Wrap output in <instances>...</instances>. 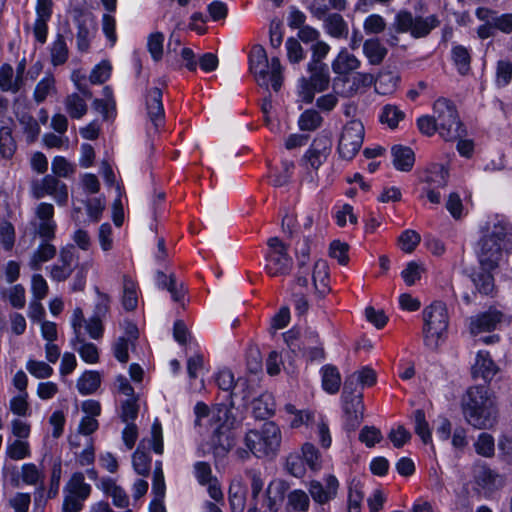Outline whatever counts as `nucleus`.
I'll list each match as a JSON object with an SVG mask.
<instances>
[{"instance_id":"f257e3e1","label":"nucleus","mask_w":512,"mask_h":512,"mask_svg":"<svg viewBox=\"0 0 512 512\" xmlns=\"http://www.w3.org/2000/svg\"><path fill=\"white\" fill-rule=\"evenodd\" d=\"M477 256L486 272L473 278V282L482 294L489 295L494 290V279L490 271L497 268L512 250V224L503 215L490 217L480 228Z\"/></svg>"},{"instance_id":"f03ea898","label":"nucleus","mask_w":512,"mask_h":512,"mask_svg":"<svg viewBox=\"0 0 512 512\" xmlns=\"http://www.w3.org/2000/svg\"><path fill=\"white\" fill-rule=\"evenodd\" d=\"M462 412L472 427L490 429L497 423L498 418L496 397L484 386H472L463 397Z\"/></svg>"},{"instance_id":"7ed1b4c3","label":"nucleus","mask_w":512,"mask_h":512,"mask_svg":"<svg viewBox=\"0 0 512 512\" xmlns=\"http://www.w3.org/2000/svg\"><path fill=\"white\" fill-rule=\"evenodd\" d=\"M249 70L260 87L269 89L271 86L276 92L280 90L283 82L280 60L278 57L269 60L265 49L260 45L251 49Z\"/></svg>"},{"instance_id":"20e7f679","label":"nucleus","mask_w":512,"mask_h":512,"mask_svg":"<svg viewBox=\"0 0 512 512\" xmlns=\"http://www.w3.org/2000/svg\"><path fill=\"white\" fill-rule=\"evenodd\" d=\"M210 427L214 433L212 446L217 455L226 454L234 446L231 429L236 424L234 408L227 405H217L211 409Z\"/></svg>"},{"instance_id":"39448f33","label":"nucleus","mask_w":512,"mask_h":512,"mask_svg":"<svg viewBox=\"0 0 512 512\" xmlns=\"http://www.w3.org/2000/svg\"><path fill=\"white\" fill-rule=\"evenodd\" d=\"M282 432L275 422H265L259 429L249 430L244 437V444L256 457H273L281 446Z\"/></svg>"},{"instance_id":"423d86ee","label":"nucleus","mask_w":512,"mask_h":512,"mask_svg":"<svg viewBox=\"0 0 512 512\" xmlns=\"http://www.w3.org/2000/svg\"><path fill=\"white\" fill-rule=\"evenodd\" d=\"M422 316L424 345L436 350L447 338L449 320L446 306L441 302H435L423 310Z\"/></svg>"},{"instance_id":"0eeeda50","label":"nucleus","mask_w":512,"mask_h":512,"mask_svg":"<svg viewBox=\"0 0 512 512\" xmlns=\"http://www.w3.org/2000/svg\"><path fill=\"white\" fill-rule=\"evenodd\" d=\"M331 152V141L325 136L316 137L301 159L305 169L303 181L316 186L320 166L327 160Z\"/></svg>"},{"instance_id":"6e6552de","label":"nucleus","mask_w":512,"mask_h":512,"mask_svg":"<svg viewBox=\"0 0 512 512\" xmlns=\"http://www.w3.org/2000/svg\"><path fill=\"white\" fill-rule=\"evenodd\" d=\"M433 113L436 118L439 135L446 141H452L460 137L462 124L459 120L456 108L447 99L440 98L433 105Z\"/></svg>"},{"instance_id":"1a4fd4ad","label":"nucleus","mask_w":512,"mask_h":512,"mask_svg":"<svg viewBox=\"0 0 512 512\" xmlns=\"http://www.w3.org/2000/svg\"><path fill=\"white\" fill-rule=\"evenodd\" d=\"M440 24L436 15L427 17L413 16L406 10H401L395 15L394 28L399 33H409L413 38H422L427 36L434 28Z\"/></svg>"},{"instance_id":"9d476101","label":"nucleus","mask_w":512,"mask_h":512,"mask_svg":"<svg viewBox=\"0 0 512 512\" xmlns=\"http://www.w3.org/2000/svg\"><path fill=\"white\" fill-rule=\"evenodd\" d=\"M268 250L265 254V271L271 277L287 275L292 268V258L288 254L287 245L278 237L267 241Z\"/></svg>"},{"instance_id":"9b49d317","label":"nucleus","mask_w":512,"mask_h":512,"mask_svg":"<svg viewBox=\"0 0 512 512\" xmlns=\"http://www.w3.org/2000/svg\"><path fill=\"white\" fill-rule=\"evenodd\" d=\"M364 125L359 120L347 122L339 135L337 151L344 160H351L359 152L364 140Z\"/></svg>"},{"instance_id":"f8f14e48","label":"nucleus","mask_w":512,"mask_h":512,"mask_svg":"<svg viewBox=\"0 0 512 512\" xmlns=\"http://www.w3.org/2000/svg\"><path fill=\"white\" fill-rule=\"evenodd\" d=\"M504 483V477L490 467L486 465L475 467L472 489L478 496L490 498L504 486Z\"/></svg>"},{"instance_id":"ddd939ff","label":"nucleus","mask_w":512,"mask_h":512,"mask_svg":"<svg viewBox=\"0 0 512 512\" xmlns=\"http://www.w3.org/2000/svg\"><path fill=\"white\" fill-rule=\"evenodd\" d=\"M32 194L36 199L50 196L59 206H65L69 198L68 186L51 174L32 184Z\"/></svg>"},{"instance_id":"4468645a","label":"nucleus","mask_w":512,"mask_h":512,"mask_svg":"<svg viewBox=\"0 0 512 512\" xmlns=\"http://www.w3.org/2000/svg\"><path fill=\"white\" fill-rule=\"evenodd\" d=\"M344 412L346 416V425L354 430L363 418L364 404L362 392L358 390H343Z\"/></svg>"},{"instance_id":"2eb2a0df","label":"nucleus","mask_w":512,"mask_h":512,"mask_svg":"<svg viewBox=\"0 0 512 512\" xmlns=\"http://www.w3.org/2000/svg\"><path fill=\"white\" fill-rule=\"evenodd\" d=\"M63 492L64 503L67 501H73V503L83 506L84 501L91 493V486L85 482V478L82 473L76 472L65 485Z\"/></svg>"},{"instance_id":"dca6fc26","label":"nucleus","mask_w":512,"mask_h":512,"mask_svg":"<svg viewBox=\"0 0 512 512\" xmlns=\"http://www.w3.org/2000/svg\"><path fill=\"white\" fill-rule=\"evenodd\" d=\"M145 105L148 119L157 132L164 124L165 120L161 89L157 87L149 89L146 95Z\"/></svg>"},{"instance_id":"f3484780","label":"nucleus","mask_w":512,"mask_h":512,"mask_svg":"<svg viewBox=\"0 0 512 512\" xmlns=\"http://www.w3.org/2000/svg\"><path fill=\"white\" fill-rule=\"evenodd\" d=\"M36 231L40 237L51 239L55 235L56 223L53 220L54 207L51 203L42 202L35 209Z\"/></svg>"},{"instance_id":"a211bd4d","label":"nucleus","mask_w":512,"mask_h":512,"mask_svg":"<svg viewBox=\"0 0 512 512\" xmlns=\"http://www.w3.org/2000/svg\"><path fill=\"white\" fill-rule=\"evenodd\" d=\"M499 370L498 365L494 362L488 351L480 350L476 353L475 360L471 366L473 378H481L485 382H490Z\"/></svg>"},{"instance_id":"6ab92c4d","label":"nucleus","mask_w":512,"mask_h":512,"mask_svg":"<svg viewBox=\"0 0 512 512\" xmlns=\"http://www.w3.org/2000/svg\"><path fill=\"white\" fill-rule=\"evenodd\" d=\"M339 482L334 475L325 477V486L319 481L313 480L309 483V493L313 500L319 504H325L336 497Z\"/></svg>"},{"instance_id":"aec40b11","label":"nucleus","mask_w":512,"mask_h":512,"mask_svg":"<svg viewBox=\"0 0 512 512\" xmlns=\"http://www.w3.org/2000/svg\"><path fill=\"white\" fill-rule=\"evenodd\" d=\"M74 261V248L72 246L62 248L59 253L58 263L50 267V278L55 281H64L69 278L73 272Z\"/></svg>"},{"instance_id":"412c9836","label":"nucleus","mask_w":512,"mask_h":512,"mask_svg":"<svg viewBox=\"0 0 512 512\" xmlns=\"http://www.w3.org/2000/svg\"><path fill=\"white\" fill-rule=\"evenodd\" d=\"M361 65V61L347 48H341L336 57L331 62L332 71L339 76H347L356 71Z\"/></svg>"},{"instance_id":"4be33fe9","label":"nucleus","mask_w":512,"mask_h":512,"mask_svg":"<svg viewBox=\"0 0 512 512\" xmlns=\"http://www.w3.org/2000/svg\"><path fill=\"white\" fill-rule=\"evenodd\" d=\"M77 25V46L80 50H87L95 32V21L89 13H79L75 17Z\"/></svg>"},{"instance_id":"5701e85b","label":"nucleus","mask_w":512,"mask_h":512,"mask_svg":"<svg viewBox=\"0 0 512 512\" xmlns=\"http://www.w3.org/2000/svg\"><path fill=\"white\" fill-rule=\"evenodd\" d=\"M476 17L483 22H493L495 29L505 34L512 33V13L498 15L495 11L480 7L475 12Z\"/></svg>"},{"instance_id":"b1692460","label":"nucleus","mask_w":512,"mask_h":512,"mask_svg":"<svg viewBox=\"0 0 512 512\" xmlns=\"http://www.w3.org/2000/svg\"><path fill=\"white\" fill-rule=\"evenodd\" d=\"M501 316L500 312L496 310H489L471 317L470 332L476 336L482 332H489L495 329L501 320Z\"/></svg>"},{"instance_id":"393cba45","label":"nucleus","mask_w":512,"mask_h":512,"mask_svg":"<svg viewBox=\"0 0 512 512\" xmlns=\"http://www.w3.org/2000/svg\"><path fill=\"white\" fill-rule=\"evenodd\" d=\"M347 7L346 0H312L309 10L317 19H324L331 10L344 11Z\"/></svg>"},{"instance_id":"a878e982","label":"nucleus","mask_w":512,"mask_h":512,"mask_svg":"<svg viewBox=\"0 0 512 512\" xmlns=\"http://www.w3.org/2000/svg\"><path fill=\"white\" fill-rule=\"evenodd\" d=\"M322 20L324 22V30L329 36L337 39L346 38L348 36V24L340 14H329Z\"/></svg>"},{"instance_id":"bb28decb","label":"nucleus","mask_w":512,"mask_h":512,"mask_svg":"<svg viewBox=\"0 0 512 512\" xmlns=\"http://www.w3.org/2000/svg\"><path fill=\"white\" fill-rule=\"evenodd\" d=\"M393 165L394 167L403 172L410 171L415 162V155L411 148L396 145L392 147Z\"/></svg>"},{"instance_id":"cd10ccee","label":"nucleus","mask_w":512,"mask_h":512,"mask_svg":"<svg viewBox=\"0 0 512 512\" xmlns=\"http://www.w3.org/2000/svg\"><path fill=\"white\" fill-rule=\"evenodd\" d=\"M100 488L102 491L112 498L114 506L118 508H126L129 505V498L124 489L116 484L110 478L101 481Z\"/></svg>"},{"instance_id":"c85d7f7f","label":"nucleus","mask_w":512,"mask_h":512,"mask_svg":"<svg viewBox=\"0 0 512 512\" xmlns=\"http://www.w3.org/2000/svg\"><path fill=\"white\" fill-rule=\"evenodd\" d=\"M308 70L311 73L308 80L312 87L322 92L326 90L330 83V75L325 64L308 63Z\"/></svg>"},{"instance_id":"c756f323","label":"nucleus","mask_w":512,"mask_h":512,"mask_svg":"<svg viewBox=\"0 0 512 512\" xmlns=\"http://www.w3.org/2000/svg\"><path fill=\"white\" fill-rule=\"evenodd\" d=\"M376 382V374L375 372L368 368L364 367L359 371L351 374L345 381L344 387L346 390H357L356 385L359 384L362 388L370 387L374 385Z\"/></svg>"},{"instance_id":"7c9ffc66","label":"nucleus","mask_w":512,"mask_h":512,"mask_svg":"<svg viewBox=\"0 0 512 512\" xmlns=\"http://www.w3.org/2000/svg\"><path fill=\"white\" fill-rule=\"evenodd\" d=\"M312 280L315 290L320 295H325L329 292L328 280V265L326 261L320 259L314 263Z\"/></svg>"},{"instance_id":"2f4dec72","label":"nucleus","mask_w":512,"mask_h":512,"mask_svg":"<svg viewBox=\"0 0 512 512\" xmlns=\"http://www.w3.org/2000/svg\"><path fill=\"white\" fill-rule=\"evenodd\" d=\"M229 502L232 512H243L246 505V487L240 479L232 481L229 488Z\"/></svg>"},{"instance_id":"473e14b6","label":"nucleus","mask_w":512,"mask_h":512,"mask_svg":"<svg viewBox=\"0 0 512 512\" xmlns=\"http://www.w3.org/2000/svg\"><path fill=\"white\" fill-rule=\"evenodd\" d=\"M57 94L56 80L52 74H46L35 86L33 99L36 103H42L48 96Z\"/></svg>"},{"instance_id":"72a5a7b5","label":"nucleus","mask_w":512,"mask_h":512,"mask_svg":"<svg viewBox=\"0 0 512 512\" xmlns=\"http://www.w3.org/2000/svg\"><path fill=\"white\" fill-rule=\"evenodd\" d=\"M156 283L159 288L167 289L174 301H180L184 298L185 290L183 284H178L173 274L167 276L163 272H158Z\"/></svg>"},{"instance_id":"f704fd0d","label":"nucleus","mask_w":512,"mask_h":512,"mask_svg":"<svg viewBox=\"0 0 512 512\" xmlns=\"http://www.w3.org/2000/svg\"><path fill=\"white\" fill-rule=\"evenodd\" d=\"M363 53L372 65H379L387 55V49L377 38L368 39L363 44Z\"/></svg>"},{"instance_id":"c9c22d12","label":"nucleus","mask_w":512,"mask_h":512,"mask_svg":"<svg viewBox=\"0 0 512 512\" xmlns=\"http://www.w3.org/2000/svg\"><path fill=\"white\" fill-rule=\"evenodd\" d=\"M6 457L14 461L23 460L31 456V449L28 440L8 439L5 449Z\"/></svg>"},{"instance_id":"e433bc0d","label":"nucleus","mask_w":512,"mask_h":512,"mask_svg":"<svg viewBox=\"0 0 512 512\" xmlns=\"http://www.w3.org/2000/svg\"><path fill=\"white\" fill-rule=\"evenodd\" d=\"M86 97L82 94L72 93L64 100V105L67 113L73 119H81L88 110Z\"/></svg>"},{"instance_id":"4c0bfd02","label":"nucleus","mask_w":512,"mask_h":512,"mask_svg":"<svg viewBox=\"0 0 512 512\" xmlns=\"http://www.w3.org/2000/svg\"><path fill=\"white\" fill-rule=\"evenodd\" d=\"M322 388L329 394H335L339 391L341 385V375L338 369L332 365H325L321 369Z\"/></svg>"},{"instance_id":"58836bf2","label":"nucleus","mask_w":512,"mask_h":512,"mask_svg":"<svg viewBox=\"0 0 512 512\" xmlns=\"http://www.w3.org/2000/svg\"><path fill=\"white\" fill-rule=\"evenodd\" d=\"M101 375L97 371H86L77 380V389L82 395L94 393L100 386Z\"/></svg>"},{"instance_id":"ea45409f","label":"nucleus","mask_w":512,"mask_h":512,"mask_svg":"<svg viewBox=\"0 0 512 512\" xmlns=\"http://www.w3.org/2000/svg\"><path fill=\"white\" fill-rule=\"evenodd\" d=\"M73 345L84 362L88 364H95L98 362V349L93 343L85 342L84 339L81 338V335H77L75 336Z\"/></svg>"},{"instance_id":"a19ab883","label":"nucleus","mask_w":512,"mask_h":512,"mask_svg":"<svg viewBox=\"0 0 512 512\" xmlns=\"http://www.w3.org/2000/svg\"><path fill=\"white\" fill-rule=\"evenodd\" d=\"M274 411L275 403L269 394H263L252 402V412L255 418H268L274 414Z\"/></svg>"},{"instance_id":"79ce46f5","label":"nucleus","mask_w":512,"mask_h":512,"mask_svg":"<svg viewBox=\"0 0 512 512\" xmlns=\"http://www.w3.org/2000/svg\"><path fill=\"white\" fill-rule=\"evenodd\" d=\"M449 173L443 164H431L425 176V181L434 187H445L448 182Z\"/></svg>"},{"instance_id":"37998d69","label":"nucleus","mask_w":512,"mask_h":512,"mask_svg":"<svg viewBox=\"0 0 512 512\" xmlns=\"http://www.w3.org/2000/svg\"><path fill=\"white\" fill-rule=\"evenodd\" d=\"M347 80L351 82V85L342 91V94L349 97L356 94L362 88L370 87L374 83L375 78L371 73L358 72Z\"/></svg>"},{"instance_id":"c03bdc74","label":"nucleus","mask_w":512,"mask_h":512,"mask_svg":"<svg viewBox=\"0 0 512 512\" xmlns=\"http://www.w3.org/2000/svg\"><path fill=\"white\" fill-rule=\"evenodd\" d=\"M323 122L322 116L313 109L305 110L298 118V128L301 131L312 132L317 130Z\"/></svg>"},{"instance_id":"a18cd8bd","label":"nucleus","mask_w":512,"mask_h":512,"mask_svg":"<svg viewBox=\"0 0 512 512\" xmlns=\"http://www.w3.org/2000/svg\"><path fill=\"white\" fill-rule=\"evenodd\" d=\"M122 303L126 310H134L138 304V288L136 283L128 278H123Z\"/></svg>"},{"instance_id":"49530a36","label":"nucleus","mask_w":512,"mask_h":512,"mask_svg":"<svg viewBox=\"0 0 512 512\" xmlns=\"http://www.w3.org/2000/svg\"><path fill=\"white\" fill-rule=\"evenodd\" d=\"M51 170L56 178H69L74 175L76 165L63 156H55L51 162Z\"/></svg>"},{"instance_id":"de8ad7c7","label":"nucleus","mask_w":512,"mask_h":512,"mask_svg":"<svg viewBox=\"0 0 512 512\" xmlns=\"http://www.w3.org/2000/svg\"><path fill=\"white\" fill-rule=\"evenodd\" d=\"M284 410L288 415L287 420L290 422L292 428H298L301 425L309 424L314 418V415L306 410H298L292 404H286Z\"/></svg>"},{"instance_id":"09e8293b","label":"nucleus","mask_w":512,"mask_h":512,"mask_svg":"<svg viewBox=\"0 0 512 512\" xmlns=\"http://www.w3.org/2000/svg\"><path fill=\"white\" fill-rule=\"evenodd\" d=\"M399 77L391 72L381 73L375 79V90L381 95H388L393 93L398 85Z\"/></svg>"},{"instance_id":"8fccbe9b","label":"nucleus","mask_w":512,"mask_h":512,"mask_svg":"<svg viewBox=\"0 0 512 512\" xmlns=\"http://www.w3.org/2000/svg\"><path fill=\"white\" fill-rule=\"evenodd\" d=\"M44 478V473L34 463H25L22 465L21 479L25 484L43 486Z\"/></svg>"},{"instance_id":"3c124183","label":"nucleus","mask_w":512,"mask_h":512,"mask_svg":"<svg viewBox=\"0 0 512 512\" xmlns=\"http://www.w3.org/2000/svg\"><path fill=\"white\" fill-rule=\"evenodd\" d=\"M25 367L30 375L36 379H47L54 373V369L50 363L40 360L28 359Z\"/></svg>"},{"instance_id":"603ef678","label":"nucleus","mask_w":512,"mask_h":512,"mask_svg":"<svg viewBox=\"0 0 512 512\" xmlns=\"http://www.w3.org/2000/svg\"><path fill=\"white\" fill-rule=\"evenodd\" d=\"M21 87L17 77H14L13 68L5 64L0 68V88L3 91L17 92Z\"/></svg>"},{"instance_id":"864d4df0","label":"nucleus","mask_w":512,"mask_h":512,"mask_svg":"<svg viewBox=\"0 0 512 512\" xmlns=\"http://www.w3.org/2000/svg\"><path fill=\"white\" fill-rule=\"evenodd\" d=\"M9 410L18 418L29 417L31 409L28 402V393H19L13 396L9 400Z\"/></svg>"},{"instance_id":"5fc2aeb1","label":"nucleus","mask_w":512,"mask_h":512,"mask_svg":"<svg viewBox=\"0 0 512 512\" xmlns=\"http://www.w3.org/2000/svg\"><path fill=\"white\" fill-rule=\"evenodd\" d=\"M55 254L56 248L53 245L41 244L30 259V267L35 270L39 269L44 262L51 260Z\"/></svg>"},{"instance_id":"6e6d98bb","label":"nucleus","mask_w":512,"mask_h":512,"mask_svg":"<svg viewBox=\"0 0 512 512\" xmlns=\"http://www.w3.org/2000/svg\"><path fill=\"white\" fill-rule=\"evenodd\" d=\"M51 63L53 66H59L68 59V48L64 38L59 35L52 43L50 48Z\"/></svg>"},{"instance_id":"4d7b16f0","label":"nucleus","mask_w":512,"mask_h":512,"mask_svg":"<svg viewBox=\"0 0 512 512\" xmlns=\"http://www.w3.org/2000/svg\"><path fill=\"white\" fill-rule=\"evenodd\" d=\"M452 60L461 74H466L470 69V53L468 49L462 45H455L452 48Z\"/></svg>"},{"instance_id":"13d9d810","label":"nucleus","mask_w":512,"mask_h":512,"mask_svg":"<svg viewBox=\"0 0 512 512\" xmlns=\"http://www.w3.org/2000/svg\"><path fill=\"white\" fill-rule=\"evenodd\" d=\"M145 440L141 441L137 450L133 453L132 456V464L136 473L139 475H147L150 470L151 458L141 450V447H144Z\"/></svg>"},{"instance_id":"bf43d9fd","label":"nucleus","mask_w":512,"mask_h":512,"mask_svg":"<svg viewBox=\"0 0 512 512\" xmlns=\"http://www.w3.org/2000/svg\"><path fill=\"white\" fill-rule=\"evenodd\" d=\"M16 150V143L12 137V128L2 126L0 128V153L4 158H11Z\"/></svg>"},{"instance_id":"052dcab7","label":"nucleus","mask_w":512,"mask_h":512,"mask_svg":"<svg viewBox=\"0 0 512 512\" xmlns=\"http://www.w3.org/2000/svg\"><path fill=\"white\" fill-rule=\"evenodd\" d=\"M474 448L478 455L490 458L495 452L494 438L488 433H481L474 442Z\"/></svg>"},{"instance_id":"680f3d73","label":"nucleus","mask_w":512,"mask_h":512,"mask_svg":"<svg viewBox=\"0 0 512 512\" xmlns=\"http://www.w3.org/2000/svg\"><path fill=\"white\" fill-rule=\"evenodd\" d=\"M2 293L4 298L7 299L14 308L20 309L25 306V288L21 284L14 285L4 290Z\"/></svg>"},{"instance_id":"e2e57ef3","label":"nucleus","mask_w":512,"mask_h":512,"mask_svg":"<svg viewBox=\"0 0 512 512\" xmlns=\"http://www.w3.org/2000/svg\"><path fill=\"white\" fill-rule=\"evenodd\" d=\"M413 419L415 424V433L421 438V440L425 444L430 443L432 436L424 412L422 410H416L414 412Z\"/></svg>"},{"instance_id":"0e129e2a","label":"nucleus","mask_w":512,"mask_h":512,"mask_svg":"<svg viewBox=\"0 0 512 512\" xmlns=\"http://www.w3.org/2000/svg\"><path fill=\"white\" fill-rule=\"evenodd\" d=\"M164 35L154 32L148 36L147 49L154 61H159L163 56Z\"/></svg>"},{"instance_id":"69168bd1","label":"nucleus","mask_w":512,"mask_h":512,"mask_svg":"<svg viewBox=\"0 0 512 512\" xmlns=\"http://www.w3.org/2000/svg\"><path fill=\"white\" fill-rule=\"evenodd\" d=\"M302 456L311 470L318 471L321 468V456L313 444L305 443L302 446Z\"/></svg>"},{"instance_id":"338daca9","label":"nucleus","mask_w":512,"mask_h":512,"mask_svg":"<svg viewBox=\"0 0 512 512\" xmlns=\"http://www.w3.org/2000/svg\"><path fill=\"white\" fill-rule=\"evenodd\" d=\"M19 122L23 128L28 142H34L40 133L37 121L29 114L23 113L19 116Z\"/></svg>"},{"instance_id":"774afa93","label":"nucleus","mask_w":512,"mask_h":512,"mask_svg":"<svg viewBox=\"0 0 512 512\" xmlns=\"http://www.w3.org/2000/svg\"><path fill=\"white\" fill-rule=\"evenodd\" d=\"M421 237L414 230H405L401 233L398 239L400 249L406 253H411L420 243Z\"/></svg>"}]
</instances>
